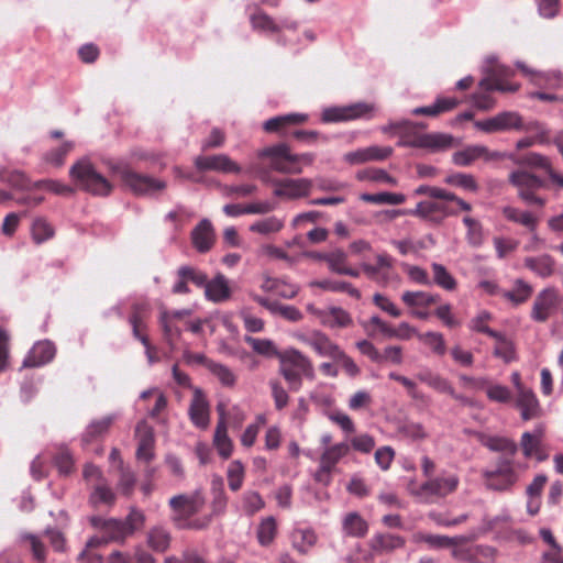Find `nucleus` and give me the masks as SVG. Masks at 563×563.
<instances>
[{
    "label": "nucleus",
    "mask_w": 563,
    "mask_h": 563,
    "mask_svg": "<svg viewBox=\"0 0 563 563\" xmlns=\"http://www.w3.org/2000/svg\"><path fill=\"white\" fill-rule=\"evenodd\" d=\"M399 133V146L423 148L430 152L445 151L453 146V136L446 133H421L420 129H426L423 123H415L409 120H402Z\"/></svg>",
    "instance_id": "1"
},
{
    "label": "nucleus",
    "mask_w": 563,
    "mask_h": 563,
    "mask_svg": "<svg viewBox=\"0 0 563 563\" xmlns=\"http://www.w3.org/2000/svg\"><path fill=\"white\" fill-rule=\"evenodd\" d=\"M257 156L262 159H268L269 167L282 174H301V164L311 165L314 161L312 153L292 154L286 143H278L262 148Z\"/></svg>",
    "instance_id": "2"
},
{
    "label": "nucleus",
    "mask_w": 563,
    "mask_h": 563,
    "mask_svg": "<svg viewBox=\"0 0 563 563\" xmlns=\"http://www.w3.org/2000/svg\"><path fill=\"white\" fill-rule=\"evenodd\" d=\"M512 71L505 67L497 65L493 68L492 74L479 81L482 91L473 95V103L479 110H490L495 106V100L490 96V91L497 90L501 92H515L519 89V84L509 82L505 79Z\"/></svg>",
    "instance_id": "3"
},
{
    "label": "nucleus",
    "mask_w": 563,
    "mask_h": 563,
    "mask_svg": "<svg viewBox=\"0 0 563 563\" xmlns=\"http://www.w3.org/2000/svg\"><path fill=\"white\" fill-rule=\"evenodd\" d=\"M278 358L279 373L287 382L290 390H299L302 384V376L313 377L311 361L298 350H286L278 355Z\"/></svg>",
    "instance_id": "4"
},
{
    "label": "nucleus",
    "mask_w": 563,
    "mask_h": 563,
    "mask_svg": "<svg viewBox=\"0 0 563 563\" xmlns=\"http://www.w3.org/2000/svg\"><path fill=\"white\" fill-rule=\"evenodd\" d=\"M69 174L80 189L95 196H108L112 191L111 183L96 170L89 159L75 163Z\"/></svg>",
    "instance_id": "5"
},
{
    "label": "nucleus",
    "mask_w": 563,
    "mask_h": 563,
    "mask_svg": "<svg viewBox=\"0 0 563 563\" xmlns=\"http://www.w3.org/2000/svg\"><path fill=\"white\" fill-rule=\"evenodd\" d=\"M482 477L485 486L490 490L506 492L511 489L519 479L514 457L499 456L494 467L482 472Z\"/></svg>",
    "instance_id": "6"
},
{
    "label": "nucleus",
    "mask_w": 563,
    "mask_h": 563,
    "mask_svg": "<svg viewBox=\"0 0 563 563\" xmlns=\"http://www.w3.org/2000/svg\"><path fill=\"white\" fill-rule=\"evenodd\" d=\"M113 172L120 177L122 184L134 195H154L166 188L164 180L135 172L129 165H117Z\"/></svg>",
    "instance_id": "7"
},
{
    "label": "nucleus",
    "mask_w": 563,
    "mask_h": 563,
    "mask_svg": "<svg viewBox=\"0 0 563 563\" xmlns=\"http://www.w3.org/2000/svg\"><path fill=\"white\" fill-rule=\"evenodd\" d=\"M509 183L517 188L519 198L527 205L543 207L545 199L538 196V190L545 187L544 180L526 169H518L509 175Z\"/></svg>",
    "instance_id": "8"
},
{
    "label": "nucleus",
    "mask_w": 563,
    "mask_h": 563,
    "mask_svg": "<svg viewBox=\"0 0 563 563\" xmlns=\"http://www.w3.org/2000/svg\"><path fill=\"white\" fill-rule=\"evenodd\" d=\"M459 485L460 478L456 474L443 473L426 481L412 494L427 503H432L453 494Z\"/></svg>",
    "instance_id": "9"
},
{
    "label": "nucleus",
    "mask_w": 563,
    "mask_h": 563,
    "mask_svg": "<svg viewBox=\"0 0 563 563\" xmlns=\"http://www.w3.org/2000/svg\"><path fill=\"white\" fill-rule=\"evenodd\" d=\"M271 183L274 186V196L287 200L308 197L314 184L309 178H274Z\"/></svg>",
    "instance_id": "10"
},
{
    "label": "nucleus",
    "mask_w": 563,
    "mask_h": 563,
    "mask_svg": "<svg viewBox=\"0 0 563 563\" xmlns=\"http://www.w3.org/2000/svg\"><path fill=\"white\" fill-rule=\"evenodd\" d=\"M211 494H212V500L210 504L211 514L201 519H194V520L189 521V523L187 525V528L205 529L210 525L213 517H218V516L224 514V511L227 509V505H228V497L224 492V484H223V479L221 477H217V478L212 479Z\"/></svg>",
    "instance_id": "11"
},
{
    "label": "nucleus",
    "mask_w": 563,
    "mask_h": 563,
    "mask_svg": "<svg viewBox=\"0 0 563 563\" xmlns=\"http://www.w3.org/2000/svg\"><path fill=\"white\" fill-rule=\"evenodd\" d=\"M374 110V104L366 102H357L345 107H332L322 112V120L324 122H340L371 118Z\"/></svg>",
    "instance_id": "12"
},
{
    "label": "nucleus",
    "mask_w": 563,
    "mask_h": 563,
    "mask_svg": "<svg viewBox=\"0 0 563 563\" xmlns=\"http://www.w3.org/2000/svg\"><path fill=\"white\" fill-rule=\"evenodd\" d=\"M559 294L554 288H545L534 299L531 318L537 322H545L556 310Z\"/></svg>",
    "instance_id": "13"
},
{
    "label": "nucleus",
    "mask_w": 563,
    "mask_h": 563,
    "mask_svg": "<svg viewBox=\"0 0 563 563\" xmlns=\"http://www.w3.org/2000/svg\"><path fill=\"white\" fill-rule=\"evenodd\" d=\"M208 276L202 271L184 265L177 269V280L174 284L172 291L176 295H186L190 292L188 283L194 284L196 287L203 288L207 285Z\"/></svg>",
    "instance_id": "14"
},
{
    "label": "nucleus",
    "mask_w": 563,
    "mask_h": 563,
    "mask_svg": "<svg viewBox=\"0 0 563 563\" xmlns=\"http://www.w3.org/2000/svg\"><path fill=\"white\" fill-rule=\"evenodd\" d=\"M205 497L200 492L191 495H176L169 499L170 508L179 514L180 518L189 519L201 511L205 506Z\"/></svg>",
    "instance_id": "15"
},
{
    "label": "nucleus",
    "mask_w": 563,
    "mask_h": 563,
    "mask_svg": "<svg viewBox=\"0 0 563 563\" xmlns=\"http://www.w3.org/2000/svg\"><path fill=\"white\" fill-rule=\"evenodd\" d=\"M195 166L199 170H214L233 174H239L241 172V167L224 154L197 156L195 159Z\"/></svg>",
    "instance_id": "16"
},
{
    "label": "nucleus",
    "mask_w": 563,
    "mask_h": 563,
    "mask_svg": "<svg viewBox=\"0 0 563 563\" xmlns=\"http://www.w3.org/2000/svg\"><path fill=\"white\" fill-rule=\"evenodd\" d=\"M500 158L499 153L490 152L484 145H470L457 151L452 156V162L457 166H470L477 159L490 162Z\"/></svg>",
    "instance_id": "17"
},
{
    "label": "nucleus",
    "mask_w": 563,
    "mask_h": 563,
    "mask_svg": "<svg viewBox=\"0 0 563 563\" xmlns=\"http://www.w3.org/2000/svg\"><path fill=\"white\" fill-rule=\"evenodd\" d=\"M301 341L322 357L334 360L341 351V347L321 331H312L309 334L302 335Z\"/></svg>",
    "instance_id": "18"
},
{
    "label": "nucleus",
    "mask_w": 563,
    "mask_h": 563,
    "mask_svg": "<svg viewBox=\"0 0 563 563\" xmlns=\"http://www.w3.org/2000/svg\"><path fill=\"white\" fill-rule=\"evenodd\" d=\"M477 441L488 450L493 452L504 453L501 456L515 457L518 452L517 443L507 438L500 435H490L483 432L476 433Z\"/></svg>",
    "instance_id": "19"
},
{
    "label": "nucleus",
    "mask_w": 563,
    "mask_h": 563,
    "mask_svg": "<svg viewBox=\"0 0 563 563\" xmlns=\"http://www.w3.org/2000/svg\"><path fill=\"white\" fill-rule=\"evenodd\" d=\"M477 441L488 450L493 452L504 453L501 456L515 457L518 452L517 443L507 438L500 435H490L483 432L476 433Z\"/></svg>",
    "instance_id": "20"
},
{
    "label": "nucleus",
    "mask_w": 563,
    "mask_h": 563,
    "mask_svg": "<svg viewBox=\"0 0 563 563\" xmlns=\"http://www.w3.org/2000/svg\"><path fill=\"white\" fill-rule=\"evenodd\" d=\"M216 241V233L210 220L202 219L191 231V243L199 253L209 252Z\"/></svg>",
    "instance_id": "21"
},
{
    "label": "nucleus",
    "mask_w": 563,
    "mask_h": 563,
    "mask_svg": "<svg viewBox=\"0 0 563 563\" xmlns=\"http://www.w3.org/2000/svg\"><path fill=\"white\" fill-rule=\"evenodd\" d=\"M516 407L520 410L523 421L540 418L542 408L534 391L529 388L516 395Z\"/></svg>",
    "instance_id": "22"
},
{
    "label": "nucleus",
    "mask_w": 563,
    "mask_h": 563,
    "mask_svg": "<svg viewBox=\"0 0 563 563\" xmlns=\"http://www.w3.org/2000/svg\"><path fill=\"white\" fill-rule=\"evenodd\" d=\"M189 417L191 422L200 428L206 429L210 422L209 402L200 389H195L194 397L189 406Z\"/></svg>",
    "instance_id": "23"
},
{
    "label": "nucleus",
    "mask_w": 563,
    "mask_h": 563,
    "mask_svg": "<svg viewBox=\"0 0 563 563\" xmlns=\"http://www.w3.org/2000/svg\"><path fill=\"white\" fill-rule=\"evenodd\" d=\"M218 411L219 420L213 435V445L216 446L219 455L227 460L232 455L233 442L228 435V426L224 418L225 412L223 406H218Z\"/></svg>",
    "instance_id": "24"
},
{
    "label": "nucleus",
    "mask_w": 563,
    "mask_h": 563,
    "mask_svg": "<svg viewBox=\"0 0 563 563\" xmlns=\"http://www.w3.org/2000/svg\"><path fill=\"white\" fill-rule=\"evenodd\" d=\"M309 310L312 311L320 319V322L328 328H346L353 322L350 313L340 307L318 310L312 306H309Z\"/></svg>",
    "instance_id": "25"
},
{
    "label": "nucleus",
    "mask_w": 563,
    "mask_h": 563,
    "mask_svg": "<svg viewBox=\"0 0 563 563\" xmlns=\"http://www.w3.org/2000/svg\"><path fill=\"white\" fill-rule=\"evenodd\" d=\"M394 266V260L388 254H379L376 256L375 264H363V271L368 278L382 284L387 285L389 275Z\"/></svg>",
    "instance_id": "26"
},
{
    "label": "nucleus",
    "mask_w": 563,
    "mask_h": 563,
    "mask_svg": "<svg viewBox=\"0 0 563 563\" xmlns=\"http://www.w3.org/2000/svg\"><path fill=\"white\" fill-rule=\"evenodd\" d=\"M55 356V346L49 341H40L33 345L23 361L24 367H38L51 362Z\"/></svg>",
    "instance_id": "27"
},
{
    "label": "nucleus",
    "mask_w": 563,
    "mask_h": 563,
    "mask_svg": "<svg viewBox=\"0 0 563 563\" xmlns=\"http://www.w3.org/2000/svg\"><path fill=\"white\" fill-rule=\"evenodd\" d=\"M135 435L139 440L136 457L141 461L150 462L154 457V432L145 422H140L135 429Z\"/></svg>",
    "instance_id": "28"
},
{
    "label": "nucleus",
    "mask_w": 563,
    "mask_h": 563,
    "mask_svg": "<svg viewBox=\"0 0 563 563\" xmlns=\"http://www.w3.org/2000/svg\"><path fill=\"white\" fill-rule=\"evenodd\" d=\"M393 216H405L410 214L413 217L421 218L433 224H440L439 216V201L424 200L420 201L413 210H393Z\"/></svg>",
    "instance_id": "29"
},
{
    "label": "nucleus",
    "mask_w": 563,
    "mask_h": 563,
    "mask_svg": "<svg viewBox=\"0 0 563 563\" xmlns=\"http://www.w3.org/2000/svg\"><path fill=\"white\" fill-rule=\"evenodd\" d=\"M92 523L96 527H99L106 538V541L109 542H121L123 543L130 534L128 533L129 528H125L122 523V520L118 519H93Z\"/></svg>",
    "instance_id": "30"
},
{
    "label": "nucleus",
    "mask_w": 563,
    "mask_h": 563,
    "mask_svg": "<svg viewBox=\"0 0 563 563\" xmlns=\"http://www.w3.org/2000/svg\"><path fill=\"white\" fill-rule=\"evenodd\" d=\"M308 117L306 114L290 113L268 119L264 122V130L268 133H279L286 135L287 128L305 123Z\"/></svg>",
    "instance_id": "31"
},
{
    "label": "nucleus",
    "mask_w": 563,
    "mask_h": 563,
    "mask_svg": "<svg viewBox=\"0 0 563 563\" xmlns=\"http://www.w3.org/2000/svg\"><path fill=\"white\" fill-rule=\"evenodd\" d=\"M416 195H426L433 199L445 200L450 202H454L460 210L471 211V203L466 202L462 198L457 197L455 194L448 191L445 189L439 187H431L428 185H421L415 190Z\"/></svg>",
    "instance_id": "32"
},
{
    "label": "nucleus",
    "mask_w": 563,
    "mask_h": 563,
    "mask_svg": "<svg viewBox=\"0 0 563 563\" xmlns=\"http://www.w3.org/2000/svg\"><path fill=\"white\" fill-rule=\"evenodd\" d=\"M405 538L393 533H377L369 542V547L376 554L389 553L405 545Z\"/></svg>",
    "instance_id": "33"
},
{
    "label": "nucleus",
    "mask_w": 563,
    "mask_h": 563,
    "mask_svg": "<svg viewBox=\"0 0 563 563\" xmlns=\"http://www.w3.org/2000/svg\"><path fill=\"white\" fill-rule=\"evenodd\" d=\"M206 297L213 302H222L230 298L231 290L227 278L219 274L213 279L208 280L203 287Z\"/></svg>",
    "instance_id": "34"
},
{
    "label": "nucleus",
    "mask_w": 563,
    "mask_h": 563,
    "mask_svg": "<svg viewBox=\"0 0 563 563\" xmlns=\"http://www.w3.org/2000/svg\"><path fill=\"white\" fill-rule=\"evenodd\" d=\"M417 378L420 382L427 384L429 387L433 388L434 390H437L439 393L448 394L456 400L462 399V397L455 393L451 383L446 378H444L438 374H433L430 371H426V372L419 373L417 375Z\"/></svg>",
    "instance_id": "35"
},
{
    "label": "nucleus",
    "mask_w": 563,
    "mask_h": 563,
    "mask_svg": "<svg viewBox=\"0 0 563 563\" xmlns=\"http://www.w3.org/2000/svg\"><path fill=\"white\" fill-rule=\"evenodd\" d=\"M459 103V99L454 97L438 98L433 104L415 108L411 113L413 115L438 117L444 112L455 109Z\"/></svg>",
    "instance_id": "36"
},
{
    "label": "nucleus",
    "mask_w": 563,
    "mask_h": 563,
    "mask_svg": "<svg viewBox=\"0 0 563 563\" xmlns=\"http://www.w3.org/2000/svg\"><path fill=\"white\" fill-rule=\"evenodd\" d=\"M323 257L330 271L336 274L347 275L352 277H357L360 275L357 269L351 268L347 265V256L345 252H343L342 250L329 252V255H325Z\"/></svg>",
    "instance_id": "37"
},
{
    "label": "nucleus",
    "mask_w": 563,
    "mask_h": 563,
    "mask_svg": "<svg viewBox=\"0 0 563 563\" xmlns=\"http://www.w3.org/2000/svg\"><path fill=\"white\" fill-rule=\"evenodd\" d=\"M172 536L162 526L152 527L146 533V543L155 552L164 553L168 550Z\"/></svg>",
    "instance_id": "38"
},
{
    "label": "nucleus",
    "mask_w": 563,
    "mask_h": 563,
    "mask_svg": "<svg viewBox=\"0 0 563 563\" xmlns=\"http://www.w3.org/2000/svg\"><path fill=\"white\" fill-rule=\"evenodd\" d=\"M401 300L410 308H428L440 302L441 296L428 291H405Z\"/></svg>",
    "instance_id": "39"
},
{
    "label": "nucleus",
    "mask_w": 563,
    "mask_h": 563,
    "mask_svg": "<svg viewBox=\"0 0 563 563\" xmlns=\"http://www.w3.org/2000/svg\"><path fill=\"white\" fill-rule=\"evenodd\" d=\"M262 289L286 299L294 298L298 292V287L284 279L267 277L262 284Z\"/></svg>",
    "instance_id": "40"
},
{
    "label": "nucleus",
    "mask_w": 563,
    "mask_h": 563,
    "mask_svg": "<svg viewBox=\"0 0 563 563\" xmlns=\"http://www.w3.org/2000/svg\"><path fill=\"white\" fill-rule=\"evenodd\" d=\"M501 212L508 221L521 224L530 232L537 230L539 220L533 213L510 206L504 207Z\"/></svg>",
    "instance_id": "41"
},
{
    "label": "nucleus",
    "mask_w": 563,
    "mask_h": 563,
    "mask_svg": "<svg viewBox=\"0 0 563 563\" xmlns=\"http://www.w3.org/2000/svg\"><path fill=\"white\" fill-rule=\"evenodd\" d=\"M523 162L529 165V166H532V167H539V168H542L544 169L550 179L560 188L562 189L563 188V175L562 174H559L556 173L552 166H551V163L550 161L548 159V157L545 156H542L540 154H537V153H529L525 156L523 158Z\"/></svg>",
    "instance_id": "42"
},
{
    "label": "nucleus",
    "mask_w": 563,
    "mask_h": 563,
    "mask_svg": "<svg viewBox=\"0 0 563 563\" xmlns=\"http://www.w3.org/2000/svg\"><path fill=\"white\" fill-rule=\"evenodd\" d=\"M250 23L256 32L280 33L279 24L261 9L250 15Z\"/></svg>",
    "instance_id": "43"
},
{
    "label": "nucleus",
    "mask_w": 563,
    "mask_h": 563,
    "mask_svg": "<svg viewBox=\"0 0 563 563\" xmlns=\"http://www.w3.org/2000/svg\"><path fill=\"white\" fill-rule=\"evenodd\" d=\"M532 286L522 279H516L510 290L503 291V297L515 306L525 303L532 295Z\"/></svg>",
    "instance_id": "44"
},
{
    "label": "nucleus",
    "mask_w": 563,
    "mask_h": 563,
    "mask_svg": "<svg viewBox=\"0 0 563 563\" xmlns=\"http://www.w3.org/2000/svg\"><path fill=\"white\" fill-rule=\"evenodd\" d=\"M292 545L301 554H306L317 543V534L312 529H296L292 534Z\"/></svg>",
    "instance_id": "45"
},
{
    "label": "nucleus",
    "mask_w": 563,
    "mask_h": 563,
    "mask_svg": "<svg viewBox=\"0 0 563 563\" xmlns=\"http://www.w3.org/2000/svg\"><path fill=\"white\" fill-rule=\"evenodd\" d=\"M525 266L541 277H548L554 272L555 261L550 255L544 254L538 257H527Z\"/></svg>",
    "instance_id": "46"
},
{
    "label": "nucleus",
    "mask_w": 563,
    "mask_h": 563,
    "mask_svg": "<svg viewBox=\"0 0 563 563\" xmlns=\"http://www.w3.org/2000/svg\"><path fill=\"white\" fill-rule=\"evenodd\" d=\"M350 451V445L345 442L336 443L328 448L320 457V464L334 470L335 465L344 457Z\"/></svg>",
    "instance_id": "47"
},
{
    "label": "nucleus",
    "mask_w": 563,
    "mask_h": 563,
    "mask_svg": "<svg viewBox=\"0 0 563 563\" xmlns=\"http://www.w3.org/2000/svg\"><path fill=\"white\" fill-rule=\"evenodd\" d=\"M343 529L347 536L362 538L367 533V522L356 512L347 514L343 521Z\"/></svg>",
    "instance_id": "48"
},
{
    "label": "nucleus",
    "mask_w": 563,
    "mask_h": 563,
    "mask_svg": "<svg viewBox=\"0 0 563 563\" xmlns=\"http://www.w3.org/2000/svg\"><path fill=\"white\" fill-rule=\"evenodd\" d=\"M313 285L319 287V288H321V289H323V290L333 291V292H346V294H349L351 297H353L355 299H360L361 298L360 290L356 289L355 287H353L347 282L323 279V280L314 282Z\"/></svg>",
    "instance_id": "49"
},
{
    "label": "nucleus",
    "mask_w": 563,
    "mask_h": 563,
    "mask_svg": "<svg viewBox=\"0 0 563 563\" xmlns=\"http://www.w3.org/2000/svg\"><path fill=\"white\" fill-rule=\"evenodd\" d=\"M431 269L433 274V282L435 285L448 291H453L456 289V279L452 276L451 273H449V271L442 264L432 263Z\"/></svg>",
    "instance_id": "50"
},
{
    "label": "nucleus",
    "mask_w": 563,
    "mask_h": 563,
    "mask_svg": "<svg viewBox=\"0 0 563 563\" xmlns=\"http://www.w3.org/2000/svg\"><path fill=\"white\" fill-rule=\"evenodd\" d=\"M444 183L470 192H477L479 189L478 183L471 174L453 173L444 178Z\"/></svg>",
    "instance_id": "51"
},
{
    "label": "nucleus",
    "mask_w": 563,
    "mask_h": 563,
    "mask_svg": "<svg viewBox=\"0 0 563 563\" xmlns=\"http://www.w3.org/2000/svg\"><path fill=\"white\" fill-rule=\"evenodd\" d=\"M245 343H247L252 350L263 356L266 357H278L282 353H279L272 340L268 339H258L250 335L244 336Z\"/></svg>",
    "instance_id": "52"
},
{
    "label": "nucleus",
    "mask_w": 563,
    "mask_h": 563,
    "mask_svg": "<svg viewBox=\"0 0 563 563\" xmlns=\"http://www.w3.org/2000/svg\"><path fill=\"white\" fill-rule=\"evenodd\" d=\"M418 340L427 345L434 354L442 356L446 352L445 340L442 333L429 331L426 333H418Z\"/></svg>",
    "instance_id": "53"
},
{
    "label": "nucleus",
    "mask_w": 563,
    "mask_h": 563,
    "mask_svg": "<svg viewBox=\"0 0 563 563\" xmlns=\"http://www.w3.org/2000/svg\"><path fill=\"white\" fill-rule=\"evenodd\" d=\"M522 454L526 457L536 456L539 461H544L547 455L542 454V441L534 439L530 432H523L520 439Z\"/></svg>",
    "instance_id": "54"
},
{
    "label": "nucleus",
    "mask_w": 563,
    "mask_h": 563,
    "mask_svg": "<svg viewBox=\"0 0 563 563\" xmlns=\"http://www.w3.org/2000/svg\"><path fill=\"white\" fill-rule=\"evenodd\" d=\"M284 228V221L275 216L267 217L265 219L254 222L250 227V231L260 234H272L277 233Z\"/></svg>",
    "instance_id": "55"
},
{
    "label": "nucleus",
    "mask_w": 563,
    "mask_h": 563,
    "mask_svg": "<svg viewBox=\"0 0 563 563\" xmlns=\"http://www.w3.org/2000/svg\"><path fill=\"white\" fill-rule=\"evenodd\" d=\"M361 200L376 205H401L406 201V197L396 192L363 194Z\"/></svg>",
    "instance_id": "56"
},
{
    "label": "nucleus",
    "mask_w": 563,
    "mask_h": 563,
    "mask_svg": "<svg viewBox=\"0 0 563 563\" xmlns=\"http://www.w3.org/2000/svg\"><path fill=\"white\" fill-rule=\"evenodd\" d=\"M463 223L467 228L466 239L470 245L481 246L484 242V231L479 221L471 217H464Z\"/></svg>",
    "instance_id": "57"
},
{
    "label": "nucleus",
    "mask_w": 563,
    "mask_h": 563,
    "mask_svg": "<svg viewBox=\"0 0 563 563\" xmlns=\"http://www.w3.org/2000/svg\"><path fill=\"white\" fill-rule=\"evenodd\" d=\"M111 423H112V419L110 417H106L100 420L92 421L87 427V429L82 435V441L86 443H90V442L95 441L97 438H99L108 432Z\"/></svg>",
    "instance_id": "58"
},
{
    "label": "nucleus",
    "mask_w": 563,
    "mask_h": 563,
    "mask_svg": "<svg viewBox=\"0 0 563 563\" xmlns=\"http://www.w3.org/2000/svg\"><path fill=\"white\" fill-rule=\"evenodd\" d=\"M277 533V525L273 517L264 519L257 529V540L261 545L267 547L275 539Z\"/></svg>",
    "instance_id": "59"
},
{
    "label": "nucleus",
    "mask_w": 563,
    "mask_h": 563,
    "mask_svg": "<svg viewBox=\"0 0 563 563\" xmlns=\"http://www.w3.org/2000/svg\"><path fill=\"white\" fill-rule=\"evenodd\" d=\"M227 476L230 489L238 492L244 482L245 470L243 464L239 460L232 461L229 464Z\"/></svg>",
    "instance_id": "60"
},
{
    "label": "nucleus",
    "mask_w": 563,
    "mask_h": 563,
    "mask_svg": "<svg viewBox=\"0 0 563 563\" xmlns=\"http://www.w3.org/2000/svg\"><path fill=\"white\" fill-rule=\"evenodd\" d=\"M161 324L166 342L172 349H174L176 341L181 335V331L174 322H172L168 311H164L161 314Z\"/></svg>",
    "instance_id": "61"
},
{
    "label": "nucleus",
    "mask_w": 563,
    "mask_h": 563,
    "mask_svg": "<svg viewBox=\"0 0 563 563\" xmlns=\"http://www.w3.org/2000/svg\"><path fill=\"white\" fill-rule=\"evenodd\" d=\"M413 541L417 543H426L431 548H449L453 545L452 539L444 536H437V534H430V533H423V532H417L413 534Z\"/></svg>",
    "instance_id": "62"
},
{
    "label": "nucleus",
    "mask_w": 563,
    "mask_h": 563,
    "mask_svg": "<svg viewBox=\"0 0 563 563\" xmlns=\"http://www.w3.org/2000/svg\"><path fill=\"white\" fill-rule=\"evenodd\" d=\"M496 340V346L494 349V355L504 360L506 363H510L515 360V347L514 344L507 340L501 333L499 336L494 338Z\"/></svg>",
    "instance_id": "63"
},
{
    "label": "nucleus",
    "mask_w": 563,
    "mask_h": 563,
    "mask_svg": "<svg viewBox=\"0 0 563 563\" xmlns=\"http://www.w3.org/2000/svg\"><path fill=\"white\" fill-rule=\"evenodd\" d=\"M54 464L57 467L58 472L63 475H68L74 470V459L70 452L65 449L60 448L57 450V452L54 455Z\"/></svg>",
    "instance_id": "64"
}]
</instances>
